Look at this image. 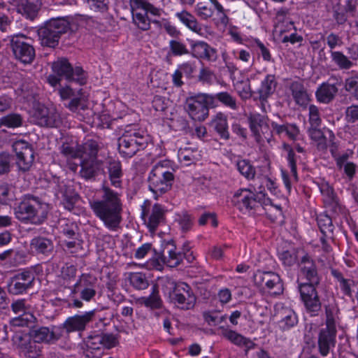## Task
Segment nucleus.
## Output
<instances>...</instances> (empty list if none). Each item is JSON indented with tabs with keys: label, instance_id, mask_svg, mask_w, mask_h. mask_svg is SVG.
<instances>
[{
	"label": "nucleus",
	"instance_id": "obj_43",
	"mask_svg": "<svg viewBox=\"0 0 358 358\" xmlns=\"http://www.w3.org/2000/svg\"><path fill=\"white\" fill-rule=\"evenodd\" d=\"M141 303L148 308L152 309L159 308L162 305V301L159 295V290L157 285L152 287L151 294L146 297L141 299Z\"/></svg>",
	"mask_w": 358,
	"mask_h": 358
},
{
	"label": "nucleus",
	"instance_id": "obj_23",
	"mask_svg": "<svg viewBox=\"0 0 358 358\" xmlns=\"http://www.w3.org/2000/svg\"><path fill=\"white\" fill-rule=\"evenodd\" d=\"M80 176L85 180L94 179L100 173H106L103 162L97 158H82Z\"/></svg>",
	"mask_w": 358,
	"mask_h": 358
},
{
	"label": "nucleus",
	"instance_id": "obj_31",
	"mask_svg": "<svg viewBox=\"0 0 358 358\" xmlns=\"http://www.w3.org/2000/svg\"><path fill=\"white\" fill-rule=\"evenodd\" d=\"M221 329L222 335L223 337L237 346H245L247 349L246 352H248L249 350L255 348L256 344L250 338H246L241 334L227 328L221 327Z\"/></svg>",
	"mask_w": 358,
	"mask_h": 358
},
{
	"label": "nucleus",
	"instance_id": "obj_35",
	"mask_svg": "<svg viewBox=\"0 0 358 358\" xmlns=\"http://www.w3.org/2000/svg\"><path fill=\"white\" fill-rule=\"evenodd\" d=\"M30 247L37 254L49 255L53 250L54 245L50 239L37 236L31 241Z\"/></svg>",
	"mask_w": 358,
	"mask_h": 358
},
{
	"label": "nucleus",
	"instance_id": "obj_17",
	"mask_svg": "<svg viewBox=\"0 0 358 358\" xmlns=\"http://www.w3.org/2000/svg\"><path fill=\"white\" fill-rule=\"evenodd\" d=\"M36 123L41 127H58L62 124L60 114L54 106H38L34 113Z\"/></svg>",
	"mask_w": 358,
	"mask_h": 358
},
{
	"label": "nucleus",
	"instance_id": "obj_50",
	"mask_svg": "<svg viewBox=\"0 0 358 358\" xmlns=\"http://www.w3.org/2000/svg\"><path fill=\"white\" fill-rule=\"evenodd\" d=\"M129 281L131 285L138 290L146 289L149 282L145 275L141 272L131 273L129 275Z\"/></svg>",
	"mask_w": 358,
	"mask_h": 358
},
{
	"label": "nucleus",
	"instance_id": "obj_41",
	"mask_svg": "<svg viewBox=\"0 0 358 358\" xmlns=\"http://www.w3.org/2000/svg\"><path fill=\"white\" fill-rule=\"evenodd\" d=\"M232 81L236 91L242 99L246 100L252 96L254 97V91H252L250 87V80L248 78L242 80L232 78Z\"/></svg>",
	"mask_w": 358,
	"mask_h": 358
},
{
	"label": "nucleus",
	"instance_id": "obj_38",
	"mask_svg": "<svg viewBox=\"0 0 358 358\" xmlns=\"http://www.w3.org/2000/svg\"><path fill=\"white\" fill-rule=\"evenodd\" d=\"M165 217V210L159 203H155L151 210L150 215L148 218V227L150 231H155L159 224L164 222Z\"/></svg>",
	"mask_w": 358,
	"mask_h": 358
},
{
	"label": "nucleus",
	"instance_id": "obj_46",
	"mask_svg": "<svg viewBox=\"0 0 358 358\" xmlns=\"http://www.w3.org/2000/svg\"><path fill=\"white\" fill-rule=\"evenodd\" d=\"M196 153L197 150L191 148H181L178 152V157L179 161L185 166H189L197 159Z\"/></svg>",
	"mask_w": 358,
	"mask_h": 358
},
{
	"label": "nucleus",
	"instance_id": "obj_51",
	"mask_svg": "<svg viewBox=\"0 0 358 358\" xmlns=\"http://www.w3.org/2000/svg\"><path fill=\"white\" fill-rule=\"evenodd\" d=\"M14 199H15V196L13 186L6 182L0 183V203L8 204Z\"/></svg>",
	"mask_w": 358,
	"mask_h": 358
},
{
	"label": "nucleus",
	"instance_id": "obj_1",
	"mask_svg": "<svg viewBox=\"0 0 358 358\" xmlns=\"http://www.w3.org/2000/svg\"><path fill=\"white\" fill-rule=\"evenodd\" d=\"M298 289L306 310L310 316L318 315L322 308L316 287L320 277L315 260L308 253L298 261Z\"/></svg>",
	"mask_w": 358,
	"mask_h": 358
},
{
	"label": "nucleus",
	"instance_id": "obj_27",
	"mask_svg": "<svg viewBox=\"0 0 358 358\" xmlns=\"http://www.w3.org/2000/svg\"><path fill=\"white\" fill-rule=\"evenodd\" d=\"M276 316L279 318L280 327L283 330H288L298 323L297 315L288 307L277 306Z\"/></svg>",
	"mask_w": 358,
	"mask_h": 358
},
{
	"label": "nucleus",
	"instance_id": "obj_15",
	"mask_svg": "<svg viewBox=\"0 0 358 358\" xmlns=\"http://www.w3.org/2000/svg\"><path fill=\"white\" fill-rule=\"evenodd\" d=\"M95 314L96 310H92L70 316L64 322L62 328L67 334L73 332L81 333L85 331L89 324L94 320Z\"/></svg>",
	"mask_w": 358,
	"mask_h": 358
},
{
	"label": "nucleus",
	"instance_id": "obj_14",
	"mask_svg": "<svg viewBox=\"0 0 358 358\" xmlns=\"http://www.w3.org/2000/svg\"><path fill=\"white\" fill-rule=\"evenodd\" d=\"M249 126L255 141L263 144L265 141L270 142L272 137V130L268 124V117L259 113L250 114Z\"/></svg>",
	"mask_w": 358,
	"mask_h": 358
},
{
	"label": "nucleus",
	"instance_id": "obj_12",
	"mask_svg": "<svg viewBox=\"0 0 358 358\" xmlns=\"http://www.w3.org/2000/svg\"><path fill=\"white\" fill-rule=\"evenodd\" d=\"M217 106L213 94L198 93L187 98L185 108L192 120L203 122L209 115V108Z\"/></svg>",
	"mask_w": 358,
	"mask_h": 358
},
{
	"label": "nucleus",
	"instance_id": "obj_8",
	"mask_svg": "<svg viewBox=\"0 0 358 358\" xmlns=\"http://www.w3.org/2000/svg\"><path fill=\"white\" fill-rule=\"evenodd\" d=\"M170 166V161H160L152 167L150 172L148 188L153 194L155 199H158L171 189L174 176L173 172L169 170Z\"/></svg>",
	"mask_w": 358,
	"mask_h": 358
},
{
	"label": "nucleus",
	"instance_id": "obj_19",
	"mask_svg": "<svg viewBox=\"0 0 358 358\" xmlns=\"http://www.w3.org/2000/svg\"><path fill=\"white\" fill-rule=\"evenodd\" d=\"M11 48L16 59L24 64H30L35 57V50L25 41L24 36H13L10 41Z\"/></svg>",
	"mask_w": 358,
	"mask_h": 358
},
{
	"label": "nucleus",
	"instance_id": "obj_37",
	"mask_svg": "<svg viewBox=\"0 0 358 358\" xmlns=\"http://www.w3.org/2000/svg\"><path fill=\"white\" fill-rule=\"evenodd\" d=\"M211 124L222 138L225 140L229 138L227 117L224 113H217L212 119Z\"/></svg>",
	"mask_w": 358,
	"mask_h": 358
},
{
	"label": "nucleus",
	"instance_id": "obj_30",
	"mask_svg": "<svg viewBox=\"0 0 358 358\" xmlns=\"http://www.w3.org/2000/svg\"><path fill=\"white\" fill-rule=\"evenodd\" d=\"M11 308L15 314H19L18 317L13 320V324L15 326H24L27 324L28 321L33 317L32 315L27 314L29 307L26 305L24 299H18L15 301L11 304Z\"/></svg>",
	"mask_w": 358,
	"mask_h": 358
},
{
	"label": "nucleus",
	"instance_id": "obj_7",
	"mask_svg": "<svg viewBox=\"0 0 358 358\" xmlns=\"http://www.w3.org/2000/svg\"><path fill=\"white\" fill-rule=\"evenodd\" d=\"M162 289L164 294L178 308L189 310L194 306L196 299L188 284L183 282H176L171 278H166L162 280Z\"/></svg>",
	"mask_w": 358,
	"mask_h": 358
},
{
	"label": "nucleus",
	"instance_id": "obj_28",
	"mask_svg": "<svg viewBox=\"0 0 358 358\" xmlns=\"http://www.w3.org/2000/svg\"><path fill=\"white\" fill-rule=\"evenodd\" d=\"M338 91L336 84L324 82L317 88L315 97L318 102L327 104L334 99Z\"/></svg>",
	"mask_w": 358,
	"mask_h": 358
},
{
	"label": "nucleus",
	"instance_id": "obj_36",
	"mask_svg": "<svg viewBox=\"0 0 358 358\" xmlns=\"http://www.w3.org/2000/svg\"><path fill=\"white\" fill-rule=\"evenodd\" d=\"M163 259L164 263L169 267L178 266L182 260V254L176 252V246L172 243H168L164 250Z\"/></svg>",
	"mask_w": 358,
	"mask_h": 358
},
{
	"label": "nucleus",
	"instance_id": "obj_63",
	"mask_svg": "<svg viewBox=\"0 0 358 358\" xmlns=\"http://www.w3.org/2000/svg\"><path fill=\"white\" fill-rule=\"evenodd\" d=\"M78 227L73 222H66L62 226V233L69 238L77 239Z\"/></svg>",
	"mask_w": 358,
	"mask_h": 358
},
{
	"label": "nucleus",
	"instance_id": "obj_4",
	"mask_svg": "<svg viewBox=\"0 0 358 358\" xmlns=\"http://www.w3.org/2000/svg\"><path fill=\"white\" fill-rule=\"evenodd\" d=\"M150 141L147 131L138 125H127L118 139V149L124 157H131L139 150H144Z\"/></svg>",
	"mask_w": 358,
	"mask_h": 358
},
{
	"label": "nucleus",
	"instance_id": "obj_47",
	"mask_svg": "<svg viewBox=\"0 0 358 358\" xmlns=\"http://www.w3.org/2000/svg\"><path fill=\"white\" fill-rule=\"evenodd\" d=\"M236 167L239 173L246 179H254L256 173L255 168L248 160H238L236 163Z\"/></svg>",
	"mask_w": 358,
	"mask_h": 358
},
{
	"label": "nucleus",
	"instance_id": "obj_40",
	"mask_svg": "<svg viewBox=\"0 0 358 358\" xmlns=\"http://www.w3.org/2000/svg\"><path fill=\"white\" fill-rule=\"evenodd\" d=\"M331 62L335 64L338 69L346 71L350 69L353 66V62L343 52L341 51H329Z\"/></svg>",
	"mask_w": 358,
	"mask_h": 358
},
{
	"label": "nucleus",
	"instance_id": "obj_33",
	"mask_svg": "<svg viewBox=\"0 0 358 358\" xmlns=\"http://www.w3.org/2000/svg\"><path fill=\"white\" fill-rule=\"evenodd\" d=\"M175 16L186 26L189 29L193 32L202 36L203 34V28L201 24L199 23L196 18L189 12L183 10L180 12H177Z\"/></svg>",
	"mask_w": 358,
	"mask_h": 358
},
{
	"label": "nucleus",
	"instance_id": "obj_21",
	"mask_svg": "<svg viewBox=\"0 0 358 358\" xmlns=\"http://www.w3.org/2000/svg\"><path fill=\"white\" fill-rule=\"evenodd\" d=\"M58 94L62 101L70 99L65 106L72 112L77 111L84 97L82 88L73 89L68 85L59 87Z\"/></svg>",
	"mask_w": 358,
	"mask_h": 358
},
{
	"label": "nucleus",
	"instance_id": "obj_54",
	"mask_svg": "<svg viewBox=\"0 0 358 358\" xmlns=\"http://www.w3.org/2000/svg\"><path fill=\"white\" fill-rule=\"evenodd\" d=\"M83 158H96L99 146L94 140H88L84 145H81Z\"/></svg>",
	"mask_w": 358,
	"mask_h": 358
},
{
	"label": "nucleus",
	"instance_id": "obj_56",
	"mask_svg": "<svg viewBox=\"0 0 358 358\" xmlns=\"http://www.w3.org/2000/svg\"><path fill=\"white\" fill-rule=\"evenodd\" d=\"M345 90L358 100V76H352L345 79Z\"/></svg>",
	"mask_w": 358,
	"mask_h": 358
},
{
	"label": "nucleus",
	"instance_id": "obj_9",
	"mask_svg": "<svg viewBox=\"0 0 358 358\" xmlns=\"http://www.w3.org/2000/svg\"><path fill=\"white\" fill-rule=\"evenodd\" d=\"M325 308V327L318 334L317 348L322 357H327L333 350L336 343V318L338 309L332 305H327Z\"/></svg>",
	"mask_w": 358,
	"mask_h": 358
},
{
	"label": "nucleus",
	"instance_id": "obj_34",
	"mask_svg": "<svg viewBox=\"0 0 358 358\" xmlns=\"http://www.w3.org/2000/svg\"><path fill=\"white\" fill-rule=\"evenodd\" d=\"M40 7L41 3L38 0H19L17 10L27 18L33 20L37 15Z\"/></svg>",
	"mask_w": 358,
	"mask_h": 358
},
{
	"label": "nucleus",
	"instance_id": "obj_29",
	"mask_svg": "<svg viewBox=\"0 0 358 358\" xmlns=\"http://www.w3.org/2000/svg\"><path fill=\"white\" fill-rule=\"evenodd\" d=\"M295 103L300 106H306L310 101L309 95L300 80H294L289 83L288 87Z\"/></svg>",
	"mask_w": 358,
	"mask_h": 358
},
{
	"label": "nucleus",
	"instance_id": "obj_58",
	"mask_svg": "<svg viewBox=\"0 0 358 358\" xmlns=\"http://www.w3.org/2000/svg\"><path fill=\"white\" fill-rule=\"evenodd\" d=\"M309 122L310 127H320L322 123L319 108L315 105H310L308 108Z\"/></svg>",
	"mask_w": 358,
	"mask_h": 358
},
{
	"label": "nucleus",
	"instance_id": "obj_45",
	"mask_svg": "<svg viewBox=\"0 0 358 358\" xmlns=\"http://www.w3.org/2000/svg\"><path fill=\"white\" fill-rule=\"evenodd\" d=\"M264 213H266L271 221L275 222L282 216V210L280 205H273L269 199H266L264 201Z\"/></svg>",
	"mask_w": 358,
	"mask_h": 358
},
{
	"label": "nucleus",
	"instance_id": "obj_5",
	"mask_svg": "<svg viewBox=\"0 0 358 358\" xmlns=\"http://www.w3.org/2000/svg\"><path fill=\"white\" fill-rule=\"evenodd\" d=\"M77 27V24L72 17L50 19L38 31L41 43L42 45L54 48L58 45L63 34L69 30L75 31Z\"/></svg>",
	"mask_w": 358,
	"mask_h": 358
},
{
	"label": "nucleus",
	"instance_id": "obj_13",
	"mask_svg": "<svg viewBox=\"0 0 358 358\" xmlns=\"http://www.w3.org/2000/svg\"><path fill=\"white\" fill-rule=\"evenodd\" d=\"M253 280L255 285L271 295H279L283 292L282 280L275 272L257 271Z\"/></svg>",
	"mask_w": 358,
	"mask_h": 358
},
{
	"label": "nucleus",
	"instance_id": "obj_25",
	"mask_svg": "<svg viewBox=\"0 0 358 358\" xmlns=\"http://www.w3.org/2000/svg\"><path fill=\"white\" fill-rule=\"evenodd\" d=\"M61 327H53L50 330L48 327H41L31 331L29 336L39 345L41 343H49L59 340L62 336Z\"/></svg>",
	"mask_w": 358,
	"mask_h": 358
},
{
	"label": "nucleus",
	"instance_id": "obj_42",
	"mask_svg": "<svg viewBox=\"0 0 358 358\" xmlns=\"http://www.w3.org/2000/svg\"><path fill=\"white\" fill-rule=\"evenodd\" d=\"M132 19L134 23L142 31H147L150 28V20L146 15V11L142 9L132 8Z\"/></svg>",
	"mask_w": 358,
	"mask_h": 358
},
{
	"label": "nucleus",
	"instance_id": "obj_6",
	"mask_svg": "<svg viewBox=\"0 0 358 358\" xmlns=\"http://www.w3.org/2000/svg\"><path fill=\"white\" fill-rule=\"evenodd\" d=\"M97 280L89 274L83 273L76 282L70 287L68 296V306L73 308L83 307V301L90 302L96 295Z\"/></svg>",
	"mask_w": 358,
	"mask_h": 358
},
{
	"label": "nucleus",
	"instance_id": "obj_11",
	"mask_svg": "<svg viewBox=\"0 0 358 358\" xmlns=\"http://www.w3.org/2000/svg\"><path fill=\"white\" fill-rule=\"evenodd\" d=\"M52 71L55 74L49 75L48 82L55 87L59 85L62 78L69 82H75L80 85L85 84L87 80L86 73L80 66L73 68L69 61L66 59H60L53 62L52 65Z\"/></svg>",
	"mask_w": 358,
	"mask_h": 358
},
{
	"label": "nucleus",
	"instance_id": "obj_53",
	"mask_svg": "<svg viewBox=\"0 0 358 358\" xmlns=\"http://www.w3.org/2000/svg\"><path fill=\"white\" fill-rule=\"evenodd\" d=\"M332 275L339 282L343 293L348 296H352L351 287L354 285L353 280L345 278L340 272L336 271H332Z\"/></svg>",
	"mask_w": 358,
	"mask_h": 358
},
{
	"label": "nucleus",
	"instance_id": "obj_55",
	"mask_svg": "<svg viewBox=\"0 0 358 358\" xmlns=\"http://www.w3.org/2000/svg\"><path fill=\"white\" fill-rule=\"evenodd\" d=\"M317 225L322 234L333 233L334 227L332 224L331 218L329 215L321 214L317 217Z\"/></svg>",
	"mask_w": 358,
	"mask_h": 358
},
{
	"label": "nucleus",
	"instance_id": "obj_22",
	"mask_svg": "<svg viewBox=\"0 0 358 358\" xmlns=\"http://www.w3.org/2000/svg\"><path fill=\"white\" fill-rule=\"evenodd\" d=\"M60 153L66 159L69 169L76 172L78 169V165L72 162L75 159L83 158V150L81 145L78 144L76 142H64L62 143L59 148Z\"/></svg>",
	"mask_w": 358,
	"mask_h": 358
},
{
	"label": "nucleus",
	"instance_id": "obj_44",
	"mask_svg": "<svg viewBox=\"0 0 358 358\" xmlns=\"http://www.w3.org/2000/svg\"><path fill=\"white\" fill-rule=\"evenodd\" d=\"M175 222L182 233L189 231L194 224V217L187 212L176 214Z\"/></svg>",
	"mask_w": 358,
	"mask_h": 358
},
{
	"label": "nucleus",
	"instance_id": "obj_60",
	"mask_svg": "<svg viewBox=\"0 0 358 358\" xmlns=\"http://www.w3.org/2000/svg\"><path fill=\"white\" fill-rule=\"evenodd\" d=\"M13 158L6 152L0 153V174H5L10 171Z\"/></svg>",
	"mask_w": 358,
	"mask_h": 358
},
{
	"label": "nucleus",
	"instance_id": "obj_48",
	"mask_svg": "<svg viewBox=\"0 0 358 358\" xmlns=\"http://www.w3.org/2000/svg\"><path fill=\"white\" fill-rule=\"evenodd\" d=\"M213 96L215 99V102L217 103V100L226 107H228L231 110H236L238 109L236 98L231 95L229 92H219L215 94H213Z\"/></svg>",
	"mask_w": 358,
	"mask_h": 358
},
{
	"label": "nucleus",
	"instance_id": "obj_57",
	"mask_svg": "<svg viewBox=\"0 0 358 358\" xmlns=\"http://www.w3.org/2000/svg\"><path fill=\"white\" fill-rule=\"evenodd\" d=\"M195 12L196 15L203 20H207L210 18L213 14V9L208 6L203 2H199L195 7Z\"/></svg>",
	"mask_w": 358,
	"mask_h": 358
},
{
	"label": "nucleus",
	"instance_id": "obj_59",
	"mask_svg": "<svg viewBox=\"0 0 358 358\" xmlns=\"http://www.w3.org/2000/svg\"><path fill=\"white\" fill-rule=\"evenodd\" d=\"M169 48L172 54L175 56H181L189 53L186 45L179 41H170Z\"/></svg>",
	"mask_w": 358,
	"mask_h": 358
},
{
	"label": "nucleus",
	"instance_id": "obj_20",
	"mask_svg": "<svg viewBox=\"0 0 358 358\" xmlns=\"http://www.w3.org/2000/svg\"><path fill=\"white\" fill-rule=\"evenodd\" d=\"M277 80L274 75L268 74L261 81L260 86L254 91V100H259L262 108L265 111V104L268 99L274 94L277 87Z\"/></svg>",
	"mask_w": 358,
	"mask_h": 358
},
{
	"label": "nucleus",
	"instance_id": "obj_52",
	"mask_svg": "<svg viewBox=\"0 0 358 358\" xmlns=\"http://www.w3.org/2000/svg\"><path fill=\"white\" fill-rule=\"evenodd\" d=\"M25 153L20 156H17L16 164L20 170L22 171H28L34 161V151L25 150Z\"/></svg>",
	"mask_w": 358,
	"mask_h": 358
},
{
	"label": "nucleus",
	"instance_id": "obj_49",
	"mask_svg": "<svg viewBox=\"0 0 358 358\" xmlns=\"http://www.w3.org/2000/svg\"><path fill=\"white\" fill-rule=\"evenodd\" d=\"M22 124V117L20 115L10 113L0 118V127L17 128Z\"/></svg>",
	"mask_w": 358,
	"mask_h": 358
},
{
	"label": "nucleus",
	"instance_id": "obj_32",
	"mask_svg": "<svg viewBox=\"0 0 358 358\" xmlns=\"http://www.w3.org/2000/svg\"><path fill=\"white\" fill-rule=\"evenodd\" d=\"M271 128L272 133L274 132L278 136H285L292 141H296L299 138L300 130L296 124H278L275 122H272Z\"/></svg>",
	"mask_w": 358,
	"mask_h": 358
},
{
	"label": "nucleus",
	"instance_id": "obj_3",
	"mask_svg": "<svg viewBox=\"0 0 358 358\" xmlns=\"http://www.w3.org/2000/svg\"><path fill=\"white\" fill-rule=\"evenodd\" d=\"M49 205L39 198L27 195L14 208L15 217L24 222L41 224L47 218Z\"/></svg>",
	"mask_w": 358,
	"mask_h": 358
},
{
	"label": "nucleus",
	"instance_id": "obj_61",
	"mask_svg": "<svg viewBox=\"0 0 358 358\" xmlns=\"http://www.w3.org/2000/svg\"><path fill=\"white\" fill-rule=\"evenodd\" d=\"M325 41L328 47L330 48L329 51H334V50L336 48L342 46L343 43L342 38L333 32L327 36Z\"/></svg>",
	"mask_w": 358,
	"mask_h": 358
},
{
	"label": "nucleus",
	"instance_id": "obj_62",
	"mask_svg": "<svg viewBox=\"0 0 358 358\" xmlns=\"http://www.w3.org/2000/svg\"><path fill=\"white\" fill-rule=\"evenodd\" d=\"M280 259L285 266H292L296 262V253L294 251H283L280 255Z\"/></svg>",
	"mask_w": 358,
	"mask_h": 358
},
{
	"label": "nucleus",
	"instance_id": "obj_39",
	"mask_svg": "<svg viewBox=\"0 0 358 358\" xmlns=\"http://www.w3.org/2000/svg\"><path fill=\"white\" fill-rule=\"evenodd\" d=\"M282 149L286 152L285 157L287 161L288 166L290 169L293 179L294 181L297 182L299 178L297 173L296 163L299 159V157L296 155L293 148L287 143H283Z\"/></svg>",
	"mask_w": 358,
	"mask_h": 358
},
{
	"label": "nucleus",
	"instance_id": "obj_18",
	"mask_svg": "<svg viewBox=\"0 0 358 358\" xmlns=\"http://www.w3.org/2000/svg\"><path fill=\"white\" fill-rule=\"evenodd\" d=\"M35 274L31 271L24 270L15 274L8 284V291L13 294H21L33 287Z\"/></svg>",
	"mask_w": 358,
	"mask_h": 358
},
{
	"label": "nucleus",
	"instance_id": "obj_10",
	"mask_svg": "<svg viewBox=\"0 0 358 358\" xmlns=\"http://www.w3.org/2000/svg\"><path fill=\"white\" fill-rule=\"evenodd\" d=\"M264 195L250 188H240L234 192L232 204L241 212L250 215H262Z\"/></svg>",
	"mask_w": 358,
	"mask_h": 358
},
{
	"label": "nucleus",
	"instance_id": "obj_64",
	"mask_svg": "<svg viewBox=\"0 0 358 358\" xmlns=\"http://www.w3.org/2000/svg\"><path fill=\"white\" fill-rule=\"evenodd\" d=\"M100 337L102 348L110 349L117 343V339L113 334H101Z\"/></svg>",
	"mask_w": 358,
	"mask_h": 358
},
{
	"label": "nucleus",
	"instance_id": "obj_24",
	"mask_svg": "<svg viewBox=\"0 0 358 358\" xmlns=\"http://www.w3.org/2000/svg\"><path fill=\"white\" fill-rule=\"evenodd\" d=\"M192 55L197 59L208 62H215L217 59V50L204 41H192L190 45Z\"/></svg>",
	"mask_w": 358,
	"mask_h": 358
},
{
	"label": "nucleus",
	"instance_id": "obj_2",
	"mask_svg": "<svg viewBox=\"0 0 358 358\" xmlns=\"http://www.w3.org/2000/svg\"><path fill=\"white\" fill-rule=\"evenodd\" d=\"M101 199L90 201L94 215L110 231H116L122 222V203L121 194L103 183L100 189Z\"/></svg>",
	"mask_w": 358,
	"mask_h": 358
},
{
	"label": "nucleus",
	"instance_id": "obj_16",
	"mask_svg": "<svg viewBox=\"0 0 358 358\" xmlns=\"http://www.w3.org/2000/svg\"><path fill=\"white\" fill-rule=\"evenodd\" d=\"M13 341L19 352L25 357L38 358L41 355V346L27 334L16 333Z\"/></svg>",
	"mask_w": 358,
	"mask_h": 358
},
{
	"label": "nucleus",
	"instance_id": "obj_26",
	"mask_svg": "<svg viewBox=\"0 0 358 358\" xmlns=\"http://www.w3.org/2000/svg\"><path fill=\"white\" fill-rule=\"evenodd\" d=\"M103 169L107 170L111 185L116 188H120L123 176L120 162L112 158L106 159L103 162Z\"/></svg>",
	"mask_w": 358,
	"mask_h": 358
}]
</instances>
